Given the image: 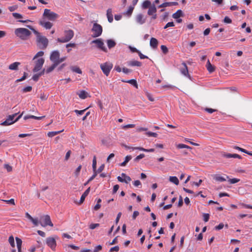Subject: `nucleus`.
Here are the masks:
<instances>
[{
  "instance_id": "1",
  "label": "nucleus",
  "mask_w": 252,
  "mask_h": 252,
  "mask_svg": "<svg viewBox=\"0 0 252 252\" xmlns=\"http://www.w3.org/2000/svg\"><path fill=\"white\" fill-rule=\"evenodd\" d=\"M44 54L43 51H39L33 58L32 62L33 65L32 69V72L33 73H36L40 71L42 68L45 62L44 59L42 57L44 55Z\"/></svg>"
},
{
  "instance_id": "2",
  "label": "nucleus",
  "mask_w": 252,
  "mask_h": 252,
  "mask_svg": "<svg viewBox=\"0 0 252 252\" xmlns=\"http://www.w3.org/2000/svg\"><path fill=\"white\" fill-rule=\"evenodd\" d=\"M28 27L33 31V32L36 35V42L39 48L41 49L46 48L48 44V39L46 37L41 35L39 32L33 29L31 26H29Z\"/></svg>"
},
{
  "instance_id": "3",
  "label": "nucleus",
  "mask_w": 252,
  "mask_h": 252,
  "mask_svg": "<svg viewBox=\"0 0 252 252\" xmlns=\"http://www.w3.org/2000/svg\"><path fill=\"white\" fill-rule=\"evenodd\" d=\"M15 34L22 40H26L31 35V32L26 28H18L15 31Z\"/></svg>"
},
{
  "instance_id": "4",
  "label": "nucleus",
  "mask_w": 252,
  "mask_h": 252,
  "mask_svg": "<svg viewBox=\"0 0 252 252\" xmlns=\"http://www.w3.org/2000/svg\"><path fill=\"white\" fill-rule=\"evenodd\" d=\"M64 37L57 39L59 42L65 43L70 41L74 36V32L71 30H66L64 32Z\"/></svg>"
},
{
  "instance_id": "5",
  "label": "nucleus",
  "mask_w": 252,
  "mask_h": 252,
  "mask_svg": "<svg viewBox=\"0 0 252 252\" xmlns=\"http://www.w3.org/2000/svg\"><path fill=\"white\" fill-rule=\"evenodd\" d=\"M57 64L54 63L50 66H48L46 68H44L39 73L34 74L32 79H38L42 75L50 73L55 69L56 67H57Z\"/></svg>"
},
{
  "instance_id": "6",
  "label": "nucleus",
  "mask_w": 252,
  "mask_h": 252,
  "mask_svg": "<svg viewBox=\"0 0 252 252\" xmlns=\"http://www.w3.org/2000/svg\"><path fill=\"white\" fill-rule=\"evenodd\" d=\"M17 115V113H15L13 115H9L6 120L1 124V125L6 126L13 124L15 122H17L20 118H21L23 113L19 115V116L15 120H14V118Z\"/></svg>"
},
{
  "instance_id": "7",
  "label": "nucleus",
  "mask_w": 252,
  "mask_h": 252,
  "mask_svg": "<svg viewBox=\"0 0 252 252\" xmlns=\"http://www.w3.org/2000/svg\"><path fill=\"white\" fill-rule=\"evenodd\" d=\"M92 31L93 32L92 36L94 37H97L99 36L102 32V26L95 23L94 24Z\"/></svg>"
},
{
  "instance_id": "8",
  "label": "nucleus",
  "mask_w": 252,
  "mask_h": 252,
  "mask_svg": "<svg viewBox=\"0 0 252 252\" xmlns=\"http://www.w3.org/2000/svg\"><path fill=\"white\" fill-rule=\"evenodd\" d=\"M40 224L43 227H46L47 225L53 226V224L52 222L50 217L49 215H44L40 218Z\"/></svg>"
},
{
  "instance_id": "9",
  "label": "nucleus",
  "mask_w": 252,
  "mask_h": 252,
  "mask_svg": "<svg viewBox=\"0 0 252 252\" xmlns=\"http://www.w3.org/2000/svg\"><path fill=\"white\" fill-rule=\"evenodd\" d=\"M43 16L51 21H54L59 17L58 14L48 9L44 10Z\"/></svg>"
},
{
  "instance_id": "10",
  "label": "nucleus",
  "mask_w": 252,
  "mask_h": 252,
  "mask_svg": "<svg viewBox=\"0 0 252 252\" xmlns=\"http://www.w3.org/2000/svg\"><path fill=\"white\" fill-rule=\"evenodd\" d=\"M112 67V63L109 62H106L100 64L101 70L106 76H108Z\"/></svg>"
},
{
  "instance_id": "11",
  "label": "nucleus",
  "mask_w": 252,
  "mask_h": 252,
  "mask_svg": "<svg viewBox=\"0 0 252 252\" xmlns=\"http://www.w3.org/2000/svg\"><path fill=\"white\" fill-rule=\"evenodd\" d=\"M46 244L53 251L55 250L57 246L55 238L48 237L46 239Z\"/></svg>"
},
{
  "instance_id": "12",
  "label": "nucleus",
  "mask_w": 252,
  "mask_h": 252,
  "mask_svg": "<svg viewBox=\"0 0 252 252\" xmlns=\"http://www.w3.org/2000/svg\"><path fill=\"white\" fill-rule=\"evenodd\" d=\"M93 43H95L98 48L101 49L105 52H107V48L105 47L103 42L101 39H96L92 41Z\"/></svg>"
},
{
  "instance_id": "13",
  "label": "nucleus",
  "mask_w": 252,
  "mask_h": 252,
  "mask_svg": "<svg viewBox=\"0 0 252 252\" xmlns=\"http://www.w3.org/2000/svg\"><path fill=\"white\" fill-rule=\"evenodd\" d=\"M157 12V8L154 4L151 5L149 8L148 11V14L149 15H152V18L153 19H156L157 18V15L156 14Z\"/></svg>"
},
{
  "instance_id": "14",
  "label": "nucleus",
  "mask_w": 252,
  "mask_h": 252,
  "mask_svg": "<svg viewBox=\"0 0 252 252\" xmlns=\"http://www.w3.org/2000/svg\"><path fill=\"white\" fill-rule=\"evenodd\" d=\"M60 58V53L58 51H54L52 52L51 53L50 59L51 61H52L54 63H56L57 61L59 60Z\"/></svg>"
},
{
  "instance_id": "15",
  "label": "nucleus",
  "mask_w": 252,
  "mask_h": 252,
  "mask_svg": "<svg viewBox=\"0 0 252 252\" xmlns=\"http://www.w3.org/2000/svg\"><path fill=\"white\" fill-rule=\"evenodd\" d=\"M180 69L182 74L186 76H189L188 68L185 63L183 62L182 63Z\"/></svg>"
},
{
  "instance_id": "16",
  "label": "nucleus",
  "mask_w": 252,
  "mask_h": 252,
  "mask_svg": "<svg viewBox=\"0 0 252 252\" xmlns=\"http://www.w3.org/2000/svg\"><path fill=\"white\" fill-rule=\"evenodd\" d=\"M26 217L29 219L35 226H37L40 224V220H39L37 218H32L28 213H26Z\"/></svg>"
},
{
  "instance_id": "17",
  "label": "nucleus",
  "mask_w": 252,
  "mask_h": 252,
  "mask_svg": "<svg viewBox=\"0 0 252 252\" xmlns=\"http://www.w3.org/2000/svg\"><path fill=\"white\" fill-rule=\"evenodd\" d=\"M21 64L20 62H16L8 66V69L11 70H18L19 66Z\"/></svg>"
},
{
  "instance_id": "18",
  "label": "nucleus",
  "mask_w": 252,
  "mask_h": 252,
  "mask_svg": "<svg viewBox=\"0 0 252 252\" xmlns=\"http://www.w3.org/2000/svg\"><path fill=\"white\" fill-rule=\"evenodd\" d=\"M161 80H156L155 81V85H156V87L159 88L160 87L161 89H171L172 88V86L170 85H164L162 86H159L158 84L160 83Z\"/></svg>"
},
{
  "instance_id": "19",
  "label": "nucleus",
  "mask_w": 252,
  "mask_h": 252,
  "mask_svg": "<svg viewBox=\"0 0 252 252\" xmlns=\"http://www.w3.org/2000/svg\"><path fill=\"white\" fill-rule=\"evenodd\" d=\"M178 3L177 2L173 1V2H164L160 5H159L158 7L159 8H163L166 7L167 6H171L173 5H177Z\"/></svg>"
},
{
  "instance_id": "20",
  "label": "nucleus",
  "mask_w": 252,
  "mask_h": 252,
  "mask_svg": "<svg viewBox=\"0 0 252 252\" xmlns=\"http://www.w3.org/2000/svg\"><path fill=\"white\" fill-rule=\"evenodd\" d=\"M158 40L156 38H155L154 37H152L151 38L150 44V46L153 48H154V49L157 48L158 46Z\"/></svg>"
},
{
  "instance_id": "21",
  "label": "nucleus",
  "mask_w": 252,
  "mask_h": 252,
  "mask_svg": "<svg viewBox=\"0 0 252 252\" xmlns=\"http://www.w3.org/2000/svg\"><path fill=\"white\" fill-rule=\"evenodd\" d=\"M107 17L109 23H112L113 21V16L112 14V10L111 8H108L107 10Z\"/></svg>"
},
{
  "instance_id": "22",
  "label": "nucleus",
  "mask_w": 252,
  "mask_h": 252,
  "mask_svg": "<svg viewBox=\"0 0 252 252\" xmlns=\"http://www.w3.org/2000/svg\"><path fill=\"white\" fill-rule=\"evenodd\" d=\"M127 65L131 66H141L142 63L137 61H130L127 63Z\"/></svg>"
},
{
  "instance_id": "23",
  "label": "nucleus",
  "mask_w": 252,
  "mask_h": 252,
  "mask_svg": "<svg viewBox=\"0 0 252 252\" xmlns=\"http://www.w3.org/2000/svg\"><path fill=\"white\" fill-rule=\"evenodd\" d=\"M122 81L130 84L136 89L138 88V85L136 80H122Z\"/></svg>"
},
{
  "instance_id": "24",
  "label": "nucleus",
  "mask_w": 252,
  "mask_h": 252,
  "mask_svg": "<svg viewBox=\"0 0 252 252\" xmlns=\"http://www.w3.org/2000/svg\"><path fill=\"white\" fill-rule=\"evenodd\" d=\"M206 67L208 71L210 73H212V72H214L215 70V66H214L210 63L209 60H208L206 65Z\"/></svg>"
},
{
  "instance_id": "25",
  "label": "nucleus",
  "mask_w": 252,
  "mask_h": 252,
  "mask_svg": "<svg viewBox=\"0 0 252 252\" xmlns=\"http://www.w3.org/2000/svg\"><path fill=\"white\" fill-rule=\"evenodd\" d=\"M77 94L81 99H85L89 96L88 93L84 90H82L78 92Z\"/></svg>"
},
{
  "instance_id": "26",
  "label": "nucleus",
  "mask_w": 252,
  "mask_h": 252,
  "mask_svg": "<svg viewBox=\"0 0 252 252\" xmlns=\"http://www.w3.org/2000/svg\"><path fill=\"white\" fill-rule=\"evenodd\" d=\"M136 20L140 24H143L145 22V20L142 14H139L136 16Z\"/></svg>"
},
{
  "instance_id": "27",
  "label": "nucleus",
  "mask_w": 252,
  "mask_h": 252,
  "mask_svg": "<svg viewBox=\"0 0 252 252\" xmlns=\"http://www.w3.org/2000/svg\"><path fill=\"white\" fill-rule=\"evenodd\" d=\"M90 191V188L89 187L85 191V192L82 195L80 200V202H79L80 204H81L84 202L85 198L89 193Z\"/></svg>"
},
{
  "instance_id": "28",
  "label": "nucleus",
  "mask_w": 252,
  "mask_h": 252,
  "mask_svg": "<svg viewBox=\"0 0 252 252\" xmlns=\"http://www.w3.org/2000/svg\"><path fill=\"white\" fill-rule=\"evenodd\" d=\"M40 24L46 29H51L53 26V24L50 22L40 21Z\"/></svg>"
},
{
  "instance_id": "29",
  "label": "nucleus",
  "mask_w": 252,
  "mask_h": 252,
  "mask_svg": "<svg viewBox=\"0 0 252 252\" xmlns=\"http://www.w3.org/2000/svg\"><path fill=\"white\" fill-rule=\"evenodd\" d=\"M183 15V12L181 10H178L176 12L173 14L172 17L174 19H178L180 17L182 16Z\"/></svg>"
},
{
  "instance_id": "30",
  "label": "nucleus",
  "mask_w": 252,
  "mask_h": 252,
  "mask_svg": "<svg viewBox=\"0 0 252 252\" xmlns=\"http://www.w3.org/2000/svg\"><path fill=\"white\" fill-rule=\"evenodd\" d=\"M169 181L176 185H178L179 184V180L176 176H170L169 178Z\"/></svg>"
},
{
  "instance_id": "31",
  "label": "nucleus",
  "mask_w": 252,
  "mask_h": 252,
  "mask_svg": "<svg viewBox=\"0 0 252 252\" xmlns=\"http://www.w3.org/2000/svg\"><path fill=\"white\" fill-rule=\"evenodd\" d=\"M107 44L108 48L111 49L116 45V42L112 39H108L107 41Z\"/></svg>"
},
{
  "instance_id": "32",
  "label": "nucleus",
  "mask_w": 252,
  "mask_h": 252,
  "mask_svg": "<svg viewBox=\"0 0 252 252\" xmlns=\"http://www.w3.org/2000/svg\"><path fill=\"white\" fill-rule=\"evenodd\" d=\"M71 70L75 73L81 74L82 71L80 68L77 66H72L70 67Z\"/></svg>"
},
{
  "instance_id": "33",
  "label": "nucleus",
  "mask_w": 252,
  "mask_h": 252,
  "mask_svg": "<svg viewBox=\"0 0 252 252\" xmlns=\"http://www.w3.org/2000/svg\"><path fill=\"white\" fill-rule=\"evenodd\" d=\"M122 177H124V182L126 184H128L129 182L131 181V179L130 177L127 176L125 173H122Z\"/></svg>"
},
{
  "instance_id": "34",
  "label": "nucleus",
  "mask_w": 252,
  "mask_h": 252,
  "mask_svg": "<svg viewBox=\"0 0 252 252\" xmlns=\"http://www.w3.org/2000/svg\"><path fill=\"white\" fill-rule=\"evenodd\" d=\"M151 6V1L148 0H145L142 3V8L144 9L149 8Z\"/></svg>"
},
{
  "instance_id": "35",
  "label": "nucleus",
  "mask_w": 252,
  "mask_h": 252,
  "mask_svg": "<svg viewBox=\"0 0 252 252\" xmlns=\"http://www.w3.org/2000/svg\"><path fill=\"white\" fill-rule=\"evenodd\" d=\"M132 158V157L131 156H127L125 158V159L124 162L120 164V166H125L126 165V163Z\"/></svg>"
},
{
  "instance_id": "36",
  "label": "nucleus",
  "mask_w": 252,
  "mask_h": 252,
  "mask_svg": "<svg viewBox=\"0 0 252 252\" xmlns=\"http://www.w3.org/2000/svg\"><path fill=\"white\" fill-rule=\"evenodd\" d=\"M63 130H60V131L49 132L47 134V135L49 137H53V136L60 133L61 132H63Z\"/></svg>"
},
{
  "instance_id": "37",
  "label": "nucleus",
  "mask_w": 252,
  "mask_h": 252,
  "mask_svg": "<svg viewBox=\"0 0 252 252\" xmlns=\"http://www.w3.org/2000/svg\"><path fill=\"white\" fill-rule=\"evenodd\" d=\"M214 179L215 180H216L217 181H220V182H224V181H226V179L224 178H223V177L220 176L219 175H215L214 176Z\"/></svg>"
},
{
  "instance_id": "38",
  "label": "nucleus",
  "mask_w": 252,
  "mask_h": 252,
  "mask_svg": "<svg viewBox=\"0 0 252 252\" xmlns=\"http://www.w3.org/2000/svg\"><path fill=\"white\" fill-rule=\"evenodd\" d=\"M134 6H130L128 7V10L125 13V14L127 15L128 16H130L131 15Z\"/></svg>"
},
{
  "instance_id": "39",
  "label": "nucleus",
  "mask_w": 252,
  "mask_h": 252,
  "mask_svg": "<svg viewBox=\"0 0 252 252\" xmlns=\"http://www.w3.org/2000/svg\"><path fill=\"white\" fill-rule=\"evenodd\" d=\"M92 167L93 171H95L96 168V158L95 156H94L93 158Z\"/></svg>"
},
{
  "instance_id": "40",
  "label": "nucleus",
  "mask_w": 252,
  "mask_h": 252,
  "mask_svg": "<svg viewBox=\"0 0 252 252\" xmlns=\"http://www.w3.org/2000/svg\"><path fill=\"white\" fill-rule=\"evenodd\" d=\"M8 241L11 247L14 248L15 247V242L14 237L12 236L9 237Z\"/></svg>"
},
{
  "instance_id": "41",
  "label": "nucleus",
  "mask_w": 252,
  "mask_h": 252,
  "mask_svg": "<svg viewBox=\"0 0 252 252\" xmlns=\"http://www.w3.org/2000/svg\"><path fill=\"white\" fill-rule=\"evenodd\" d=\"M122 146L125 147L126 150H138L137 148H140V147H130V146H127L126 145V144H122Z\"/></svg>"
},
{
  "instance_id": "42",
  "label": "nucleus",
  "mask_w": 252,
  "mask_h": 252,
  "mask_svg": "<svg viewBox=\"0 0 252 252\" xmlns=\"http://www.w3.org/2000/svg\"><path fill=\"white\" fill-rule=\"evenodd\" d=\"M137 149H138V150H139L140 151H144V152H153L155 151L154 149H145L142 147L138 148Z\"/></svg>"
},
{
  "instance_id": "43",
  "label": "nucleus",
  "mask_w": 252,
  "mask_h": 252,
  "mask_svg": "<svg viewBox=\"0 0 252 252\" xmlns=\"http://www.w3.org/2000/svg\"><path fill=\"white\" fill-rule=\"evenodd\" d=\"M161 50L163 53L166 54L168 52V49L165 45H162L160 46Z\"/></svg>"
},
{
  "instance_id": "44",
  "label": "nucleus",
  "mask_w": 252,
  "mask_h": 252,
  "mask_svg": "<svg viewBox=\"0 0 252 252\" xmlns=\"http://www.w3.org/2000/svg\"><path fill=\"white\" fill-rule=\"evenodd\" d=\"M105 165L104 164H101V165L98 168V169L96 170V168L95 169V172L97 174L101 173L104 169Z\"/></svg>"
},
{
  "instance_id": "45",
  "label": "nucleus",
  "mask_w": 252,
  "mask_h": 252,
  "mask_svg": "<svg viewBox=\"0 0 252 252\" xmlns=\"http://www.w3.org/2000/svg\"><path fill=\"white\" fill-rule=\"evenodd\" d=\"M81 168H82V166L81 165H80L75 170L74 174L75 175V176L76 177H78L79 174V173L80 172V170L81 169Z\"/></svg>"
},
{
  "instance_id": "46",
  "label": "nucleus",
  "mask_w": 252,
  "mask_h": 252,
  "mask_svg": "<svg viewBox=\"0 0 252 252\" xmlns=\"http://www.w3.org/2000/svg\"><path fill=\"white\" fill-rule=\"evenodd\" d=\"M146 134L149 137L152 136V137H157L158 136L157 133H156L155 132H150V131L146 132Z\"/></svg>"
},
{
  "instance_id": "47",
  "label": "nucleus",
  "mask_w": 252,
  "mask_h": 252,
  "mask_svg": "<svg viewBox=\"0 0 252 252\" xmlns=\"http://www.w3.org/2000/svg\"><path fill=\"white\" fill-rule=\"evenodd\" d=\"M145 157V155L143 154H141L139 155V156H137L134 159L135 161H138L140 159L143 158Z\"/></svg>"
},
{
  "instance_id": "48",
  "label": "nucleus",
  "mask_w": 252,
  "mask_h": 252,
  "mask_svg": "<svg viewBox=\"0 0 252 252\" xmlns=\"http://www.w3.org/2000/svg\"><path fill=\"white\" fill-rule=\"evenodd\" d=\"M32 90V87L31 86L26 87L22 89V92L23 93H27L31 92Z\"/></svg>"
},
{
  "instance_id": "49",
  "label": "nucleus",
  "mask_w": 252,
  "mask_h": 252,
  "mask_svg": "<svg viewBox=\"0 0 252 252\" xmlns=\"http://www.w3.org/2000/svg\"><path fill=\"white\" fill-rule=\"evenodd\" d=\"M87 108L82 110H75L74 112L78 115H81L84 114V113L87 110Z\"/></svg>"
},
{
  "instance_id": "50",
  "label": "nucleus",
  "mask_w": 252,
  "mask_h": 252,
  "mask_svg": "<svg viewBox=\"0 0 252 252\" xmlns=\"http://www.w3.org/2000/svg\"><path fill=\"white\" fill-rule=\"evenodd\" d=\"M12 15L15 19H20L23 18V16L18 13H13Z\"/></svg>"
},
{
  "instance_id": "51",
  "label": "nucleus",
  "mask_w": 252,
  "mask_h": 252,
  "mask_svg": "<svg viewBox=\"0 0 252 252\" xmlns=\"http://www.w3.org/2000/svg\"><path fill=\"white\" fill-rule=\"evenodd\" d=\"M223 22L226 24H230L232 22V20L227 16H225L223 19Z\"/></svg>"
},
{
  "instance_id": "52",
  "label": "nucleus",
  "mask_w": 252,
  "mask_h": 252,
  "mask_svg": "<svg viewBox=\"0 0 252 252\" xmlns=\"http://www.w3.org/2000/svg\"><path fill=\"white\" fill-rule=\"evenodd\" d=\"M240 181V179L237 178H233L230 179L229 180V182L230 184H233L238 182Z\"/></svg>"
},
{
  "instance_id": "53",
  "label": "nucleus",
  "mask_w": 252,
  "mask_h": 252,
  "mask_svg": "<svg viewBox=\"0 0 252 252\" xmlns=\"http://www.w3.org/2000/svg\"><path fill=\"white\" fill-rule=\"evenodd\" d=\"M145 93H146V96H147V97L148 98L149 100H150L151 101H154V98L153 97L151 94H150V93H149L147 92H146Z\"/></svg>"
},
{
  "instance_id": "54",
  "label": "nucleus",
  "mask_w": 252,
  "mask_h": 252,
  "mask_svg": "<svg viewBox=\"0 0 252 252\" xmlns=\"http://www.w3.org/2000/svg\"><path fill=\"white\" fill-rule=\"evenodd\" d=\"M99 226V223H92L90 225L89 227L91 229H94L97 227H98Z\"/></svg>"
},
{
  "instance_id": "55",
  "label": "nucleus",
  "mask_w": 252,
  "mask_h": 252,
  "mask_svg": "<svg viewBox=\"0 0 252 252\" xmlns=\"http://www.w3.org/2000/svg\"><path fill=\"white\" fill-rule=\"evenodd\" d=\"M94 174L93 175L89 178V179L88 180V183H89L90 182L92 181L93 180H94L95 177L96 176L97 174L95 172V171H93Z\"/></svg>"
},
{
  "instance_id": "56",
  "label": "nucleus",
  "mask_w": 252,
  "mask_h": 252,
  "mask_svg": "<svg viewBox=\"0 0 252 252\" xmlns=\"http://www.w3.org/2000/svg\"><path fill=\"white\" fill-rule=\"evenodd\" d=\"M174 26H175L174 23L173 22H168L164 26V29H166L168 27H174Z\"/></svg>"
},
{
  "instance_id": "57",
  "label": "nucleus",
  "mask_w": 252,
  "mask_h": 252,
  "mask_svg": "<svg viewBox=\"0 0 252 252\" xmlns=\"http://www.w3.org/2000/svg\"><path fill=\"white\" fill-rule=\"evenodd\" d=\"M3 201L6 202L7 203H9L13 205H15L14 199L13 198L9 200H3Z\"/></svg>"
},
{
  "instance_id": "58",
  "label": "nucleus",
  "mask_w": 252,
  "mask_h": 252,
  "mask_svg": "<svg viewBox=\"0 0 252 252\" xmlns=\"http://www.w3.org/2000/svg\"><path fill=\"white\" fill-rule=\"evenodd\" d=\"M224 227V224L222 223H220L218 225L215 226V229L217 230H220Z\"/></svg>"
},
{
  "instance_id": "59",
  "label": "nucleus",
  "mask_w": 252,
  "mask_h": 252,
  "mask_svg": "<svg viewBox=\"0 0 252 252\" xmlns=\"http://www.w3.org/2000/svg\"><path fill=\"white\" fill-rule=\"evenodd\" d=\"M210 215L209 214H204L203 215V220L205 222H207L209 220Z\"/></svg>"
},
{
  "instance_id": "60",
  "label": "nucleus",
  "mask_w": 252,
  "mask_h": 252,
  "mask_svg": "<svg viewBox=\"0 0 252 252\" xmlns=\"http://www.w3.org/2000/svg\"><path fill=\"white\" fill-rule=\"evenodd\" d=\"M15 239H16V241L17 246H22V240L18 237H16Z\"/></svg>"
},
{
  "instance_id": "61",
  "label": "nucleus",
  "mask_w": 252,
  "mask_h": 252,
  "mask_svg": "<svg viewBox=\"0 0 252 252\" xmlns=\"http://www.w3.org/2000/svg\"><path fill=\"white\" fill-rule=\"evenodd\" d=\"M183 204V198H182V197L181 196H180L179 197V201H178V206L180 207L182 206Z\"/></svg>"
},
{
  "instance_id": "62",
  "label": "nucleus",
  "mask_w": 252,
  "mask_h": 252,
  "mask_svg": "<svg viewBox=\"0 0 252 252\" xmlns=\"http://www.w3.org/2000/svg\"><path fill=\"white\" fill-rule=\"evenodd\" d=\"M17 8H18L17 5H15L13 6H9L8 7V9L10 11L12 12V11H14L15 10H16L17 9Z\"/></svg>"
},
{
  "instance_id": "63",
  "label": "nucleus",
  "mask_w": 252,
  "mask_h": 252,
  "mask_svg": "<svg viewBox=\"0 0 252 252\" xmlns=\"http://www.w3.org/2000/svg\"><path fill=\"white\" fill-rule=\"evenodd\" d=\"M65 59H66V57H65L61 58H59V60H58V61L56 62V63H55L57 64V65H58L59 64H60L62 62H63Z\"/></svg>"
},
{
  "instance_id": "64",
  "label": "nucleus",
  "mask_w": 252,
  "mask_h": 252,
  "mask_svg": "<svg viewBox=\"0 0 252 252\" xmlns=\"http://www.w3.org/2000/svg\"><path fill=\"white\" fill-rule=\"evenodd\" d=\"M138 54L141 59H144L148 58V57L147 56L142 54L140 51L138 52Z\"/></svg>"
}]
</instances>
